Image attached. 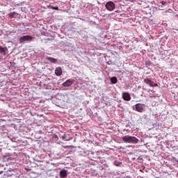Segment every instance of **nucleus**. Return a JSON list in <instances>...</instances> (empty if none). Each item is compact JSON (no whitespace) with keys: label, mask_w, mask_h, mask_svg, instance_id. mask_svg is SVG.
<instances>
[{"label":"nucleus","mask_w":178,"mask_h":178,"mask_svg":"<svg viewBox=\"0 0 178 178\" xmlns=\"http://www.w3.org/2000/svg\"><path fill=\"white\" fill-rule=\"evenodd\" d=\"M9 17H15V13H10V14H9Z\"/></svg>","instance_id":"obj_15"},{"label":"nucleus","mask_w":178,"mask_h":178,"mask_svg":"<svg viewBox=\"0 0 178 178\" xmlns=\"http://www.w3.org/2000/svg\"><path fill=\"white\" fill-rule=\"evenodd\" d=\"M51 9H53L54 10H59V8L58 6H51Z\"/></svg>","instance_id":"obj_14"},{"label":"nucleus","mask_w":178,"mask_h":178,"mask_svg":"<svg viewBox=\"0 0 178 178\" xmlns=\"http://www.w3.org/2000/svg\"><path fill=\"white\" fill-rule=\"evenodd\" d=\"M154 83L152 81V86H154Z\"/></svg>","instance_id":"obj_20"},{"label":"nucleus","mask_w":178,"mask_h":178,"mask_svg":"<svg viewBox=\"0 0 178 178\" xmlns=\"http://www.w3.org/2000/svg\"><path fill=\"white\" fill-rule=\"evenodd\" d=\"M148 85L149 86V87H152V81L150 80V82L148 83Z\"/></svg>","instance_id":"obj_16"},{"label":"nucleus","mask_w":178,"mask_h":178,"mask_svg":"<svg viewBox=\"0 0 178 178\" xmlns=\"http://www.w3.org/2000/svg\"><path fill=\"white\" fill-rule=\"evenodd\" d=\"M122 99L124 101H130V99H131V96H130V93L124 92L122 93Z\"/></svg>","instance_id":"obj_6"},{"label":"nucleus","mask_w":178,"mask_h":178,"mask_svg":"<svg viewBox=\"0 0 178 178\" xmlns=\"http://www.w3.org/2000/svg\"><path fill=\"white\" fill-rule=\"evenodd\" d=\"M152 87H158V83H153V85L152 86Z\"/></svg>","instance_id":"obj_17"},{"label":"nucleus","mask_w":178,"mask_h":178,"mask_svg":"<svg viewBox=\"0 0 178 178\" xmlns=\"http://www.w3.org/2000/svg\"><path fill=\"white\" fill-rule=\"evenodd\" d=\"M56 76H62V67H58L55 70Z\"/></svg>","instance_id":"obj_8"},{"label":"nucleus","mask_w":178,"mask_h":178,"mask_svg":"<svg viewBox=\"0 0 178 178\" xmlns=\"http://www.w3.org/2000/svg\"><path fill=\"white\" fill-rule=\"evenodd\" d=\"M161 3L162 5H165V4L166 3V1H161Z\"/></svg>","instance_id":"obj_18"},{"label":"nucleus","mask_w":178,"mask_h":178,"mask_svg":"<svg viewBox=\"0 0 178 178\" xmlns=\"http://www.w3.org/2000/svg\"><path fill=\"white\" fill-rule=\"evenodd\" d=\"M46 59L49 60V62H51V63H56L58 62V59L52 58V57H47Z\"/></svg>","instance_id":"obj_9"},{"label":"nucleus","mask_w":178,"mask_h":178,"mask_svg":"<svg viewBox=\"0 0 178 178\" xmlns=\"http://www.w3.org/2000/svg\"><path fill=\"white\" fill-rule=\"evenodd\" d=\"M74 79H70L63 83V87H70L74 83Z\"/></svg>","instance_id":"obj_5"},{"label":"nucleus","mask_w":178,"mask_h":178,"mask_svg":"<svg viewBox=\"0 0 178 178\" xmlns=\"http://www.w3.org/2000/svg\"><path fill=\"white\" fill-rule=\"evenodd\" d=\"M106 8L107 10L112 11L115 9V3L112 1H108L106 3Z\"/></svg>","instance_id":"obj_4"},{"label":"nucleus","mask_w":178,"mask_h":178,"mask_svg":"<svg viewBox=\"0 0 178 178\" xmlns=\"http://www.w3.org/2000/svg\"><path fill=\"white\" fill-rule=\"evenodd\" d=\"M60 177L61 178H66L67 177V170H62L60 171Z\"/></svg>","instance_id":"obj_7"},{"label":"nucleus","mask_w":178,"mask_h":178,"mask_svg":"<svg viewBox=\"0 0 178 178\" xmlns=\"http://www.w3.org/2000/svg\"><path fill=\"white\" fill-rule=\"evenodd\" d=\"M67 136H66V134H64L63 136L60 135V138H62V140H65V141H69V140H66Z\"/></svg>","instance_id":"obj_11"},{"label":"nucleus","mask_w":178,"mask_h":178,"mask_svg":"<svg viewBox=\"0 0 178 178\" xmlns=\"http://www.w3.org/2000/svg\"><path fill=\"white\" fill-rule=\"evenodd\" d=\"M143 81H144V83H145V84H148V83H149L151 82V79L147 78V79H145L143 80Z\"/></svg>","instance_id":"obj_12"},{"label":"nucleus","mask_w":178,"mask_h":178,"mask_svg":"<svg viewBox=\"0 0 178 178\" xmlns=\"http://www.w3.org/2000/svg\"><path fill=\"white\" fill-rule=\"evenodd\" d=\"M122 140L124 143H127L128 144H137L138 143V139L135 136H130L129 135L123 136Z\"/></svg>","instance_id":"obj_1"},{"label":"nucleus","mask_w":178,"mask_h":178,"mask_svg":"<svg viewBox=\"0 0 178 178\" xmlns=\"http://www.w3.org/2000/svg\"><path fill=\"white\" fill-rule=\"evenodd\" d=\"M24 41H33V36L31 35H24L19 38L20 44H23Z\"/></svg>","instance_id":"obj_3"},{"label":"nucleus","mask_w":178,"mask_h":178,"mask_svg":"<svg viewBox=\"0 0 178 178\" xmlns=\"http://www.w3.org/2000/svg\"><path fill=\"white\" fill-rule=\"evenodd\" d=\"M135 108L136 111H137V112H139L140 113H143V112H144V111H145V104H136L135 105Z\"/></svg>","instance_id":"obj_2"},{"label":"nucleus","mask_w":178,"mask_h":178,"mask_svg":"<svg viewBox=\"0 0 178 178\" xmlns=\"http://www.w3.org/2000/svg\"><path fill=\"white\" fill-rule=\"evenodd\" d=\"M111 81L112 84H116V83H118V78H116V76H113L111 78Z\"/></svg>","instance_id":"obj_10"},{"label":"nucleus","mask_w":178,"mask_h":178,"mask_svg":"<svg viewBox=\"0 0 178 178\" xmlns=\"http://www.w3.org/2000/svg\"><path fill=\"white\" fill-rule=\"evenodd\" d=\"M13 174H8L7 176L8 177H10V176H13Z\"/></svg>","instance_id":"obj_19"},{"label":"nucleus","mask_w":178,"mask_h":178,"mask_svg":"<svg viewBox=\"0 0 178 178\" xmlns=\"http://www.w3.org/2000/svg\"><path fill=\"white\" fill-rule=\"evenodd\" d=\"M0 54H3L5 55V49L0 46Z\"/></svg>","instance_id":"obj_13"}]
</instances>
